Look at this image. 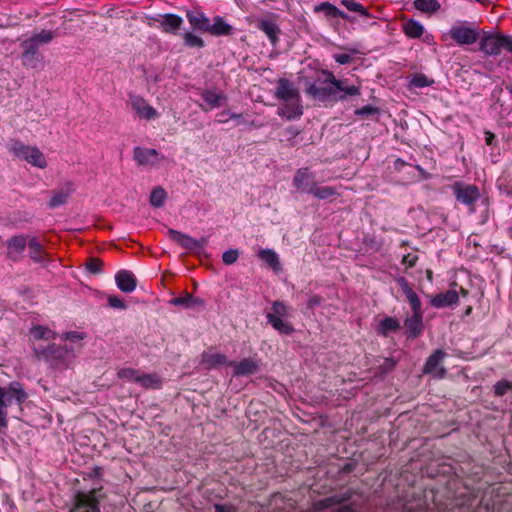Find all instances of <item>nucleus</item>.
Here are the masks:
<instances>
[{
  "mask_svg": "<svg viewBox=\"0 0 512 512\" xmlns=\"http://www.w3.org/2000/svg\"><path fill=\"white\" fill-rule=\"evenodd\" d=\"M33 352L36 358L45 362L53 370H66L72 366L76 358V351L67 343L34 344Z\"/></svg>",
  "mask_w": 512,
  "mask_h": 512,
  "instance_id": "obj_1",
  "label": "nucleus"
},
{
  "mask_svg": "<svg viewBox=\"0 0 512 512\" xmlns=\"http://www.w3.org/2000/svg\"><path fill=\"white\" fill-rule=\"evenodd\" d=\"M275 97L285 103L278 108V114L288 120L299 117L302 114L300 95L298 89L287 78H280L274 93Z\"/></svg>",
  "mask_w": 512,
  "mask_h": 512,
  "instance_id": "obj_2",
  "label": "nucleus"
},
{
  "mask_svg": "<svg viewBox=\"0 0 512 512\" xmlns=\"http://www.w3.org/2000/svg\"><path fill=\"white\" fill-rule=\"evenodd\" d=\"M27 399V393L18 382H12L8 388L0 386V433L6 434L8 429V408L15 400L21 405Z\"/></svg>",
  "mask_w": 512,
  "mask_h": 512,
  "instance_id": "obj_3",
  "label": "nucleus"
},
{
  "mask_svg": "<svg viewBox=\"0 0 512 512\" xmlns=\"http://www.w3.org/2000/svg\"><path fill=\"white\" fill-rule=\"evenodd\" d=\"M330 71L323 70L321 71V76H318L314 81H306L305 83V93L312 98L321 103H328L334 101V90L335 85L330 82V77L328 74Z\"/></svg>",
  "mask_w": 512,
  "mask_h": 512,
  "instance_id": "obj_4",
  "label": "nucleus"
},
{
  "mask_svg": "<svg viewBox=\"0 0 512 512\" xmlns=\"http://www.w3.org/2000/svg\"><path fill=\"white\" fill-rule=\"evenodd\" d=\"M291 308L283 301H274L272 311L266 314L267 322L280 334L291 335L294 327L285 318L290 316Z\"/></svg>",
  "mask_w": 512,
  "mask_h": 512,
  "instance_id": "obj_5",
  "label": "nucleus"
},
{
  "mask_svg": "<svg viewBox=\"0 0 512 512\" xmlns=\"http://www.w3.org/2000/svg\"><path fill=\"white\" fill-rule=\"evenodd\" d=\"M479 50L486 56H498L503 50L512 53V37L500 33L484 35Z\"/></svg>",
  "mask_w": 512,
  "mask_h": 512,
  "instance_id": "obj_6",
  "label": "nucleus"
},
{
  "mask_svg": "<svg viewBox=\"0 0 512 512\" xmlns=\"http://www.w3.org/2000/svg\"><path fill=\"white\" fill-rule=\"evenodd\" d=\"M9 151L14 156L25 160L35 167L44 169L47 166L43 153L35 146H28L19 141H14L10 144Z\"/></svg>",
  "mask_w": 512,
  "mask_h": 512,
  "instance_id": "obj_7",
  "label": "nucleus"
},
{
  "mask_svg": "<svg viewBox=\"0 0 512 512\" xmlns=\"http://www.w3.org/2000/svg\"><path fill=\"white\" fill-rule=\"evenodd\" d=\"M453 194L456 200L467 206L470 213L475 212V202L480 199L479 188L472 184L456 182L452 186Z\"/></svg>",
  "mask_w": 512,
  "mask_h": 512,
  "instance_id": "obj_8",
  "label": "nucleus"
},
{
  "mask_svg": "<svg viewBox=\"0 0 512 512\" xmlns=\"http://www.w3.org/2000/svg\"><path fill=\"white\" fill-rule=\"evenodd\" d=\"M457 284L454 283L452 287L446 292L438 293L434 296H430V304L434 308L442 309V308H453L458 305L460 295L463 297H467L468 291L462 287L460 290H456Z\"/></svg>",
  "mask_w": 512,
  "mask_h": 512,
  "instance_id": "obj_9",
  "label": "nucleus"
},
{
  "mask_svg": "<svg viewBox=\"0 0 512 512\" xmlns=\"http://www.w3.org/2000/svg\"><path fill=\"white\" fill-rule=\"evenodd\" d=\"M99 491L78 492L74 497V505L70 512H100Z\"/></svg>",
  "mask_w": 512,
  "mask_h": 512,
  "instance_id": "obj_10",
  "label": "nucleus"
},
{
  "mask_svg": "<svg viewBox=\"0 0 512 512\" xmlns=\"http://www.w3.org/2000/svg\"><path fill=\"white\" fill-rule=\"evenodd\" d=\"M448 35L460 46L472 45L476 43L479 38L477 28L468 26L466 22L453 25L450 28Z\"/></svg>",
  "mask_w": 512,
  "mask_h": 512,
  "instance_id": "obj_11",
  "label": "nucleus"
},
{
  "mask_svg": "<svg viewBox=\"0 0 512 512\" xmlns=\"http://www.w3.org/2000/svg\"><path fill=\"white\" fill-rule=\"evenodd\" d=\"M167 234L173 242L191 252H199L200 250H203L208 243V239L206 237L194 239L190 235L175 229H168Z\"/></svg>",
  "mask_w": 512,
  "mask_h": 512,
  "instance_id": "obj_12",
  "label": "nucleus"
},
{
  "mask_svg": "<svg viewBox=\"0 0 512 512\" xmlns=\"http://www.w3.org/2000/svg\"><path fill=\"white\" fill-rule=\"evenodd\" d=\"M20 47L22 48L21 62L25 68L41 69L43 67L44 56L39 48L25 40L21 42Z\"/></svg>",
  "mask_w": 512,
  "mask_h": 512,
  "instance_id": "obj_13",
  "label": "nucleus"
},
{
  "mask_svg": "<svg viewBox=\"0 0 512 512\" xmlns=\"http://www.w3.org/2000/svg\"><path fill=\"white\" fill-rule=\"evenodd\" d=\"M447 356L446 352L441 349L435 350L426 360L423 373L432 375L434 378L442 379L445 377L447 371L442 365L445 357Z\"/></svg>",
  "mask_w": 512,
  "mask_h": 512,
  "instance_id": "obj_14",
  "label": "nucleus"
},
{
  "mask_svg": "<svg viewBox=\"0 0 512 512\" xmlns=\"http://www.w3.org/2000/svg\"><path fill=\"white\" fill-rule=\"evenodd\" d=\"M133 155L138 165L147 167H155L164 159L157 150L150 148L135 147Z\"/></svg>",
  "mask_w": 512,
  "mask_h": 512,
  "instance_id": "obj_15",
  "label": "nucleus"
},
{
  "mask_svg": "<svg viewBox=\"0 0 512 512\" xmlns=\"http://www.w3.org/2000/svg\"><path fill=\"white\" fill-rule=\"evenodd\" d=\"M292 184L297 191L309 193V188L315 184V174L309 168H299L295 172Z\"/></svg>",
  "mask_w": 512,
  "mask_h": 512,
  "instance_id": "obj_16",
  "label": "nucleus"
},
{
  "mask_svg": "<svg viewBox=\"0 0 512 512\" xmlns=\"http://www.w3.org/2000/svg\"><path fill=\"white\" fill-rule=\"evenodd\" d=\"M57 334L50 328L42 325H34L29 330L32 348L34 344H44L43 341H51L56 339Z\"/></svg>",
  "mask_w": 512,
  "mask_h": 512,
  "instance_id": "obj_17",
  "label": "nucleus"
},
{
  "mask_svg": "<svg viewBox=\"0 0 512 512\" xmlns=\"http://www.w3.org/2000/svg\"><path fill=\"white\" fill-rule=\"evenodd\" d=\"M229 366L234 368V376H250L259 370V364L252 358H244L240 362L230 361Z\"/></svg>",
  "mask_w": 512,
  "mask_h": 512,
  "instance_id": "obj_18",
  "label": "nucleus"
},
{
  "mask_svg": "<svg viewBox=\"0 0 512 512\" xmlns=\"http://www.w3.org/2000/svg\"><path fill=\"white\" fill-rule=\"evenodd\" d=\"M117 287L124 293H131L137 286V279L129 270H120L115 275Z\"/></svg>",
  "mask_w": 512,
  "mask_h": 512,
  "instance_id": "obj_19",
  "label": "nucleus"
},
{
  "mask_svg": "<svg viewBox=\"0 0 512 512\" xmlns=\"http://www.w3.org/2000/svg\"><path fill=\"white\" fill-rule=\"evenodd\" d=\"M186 18L194 30L208 32L210 28L209 18L200 10H188Z\"/></svg>",
  "mask_w": 512,
  "mask_h": 512,
  "instance_id": "obj_20",
  "label": "nucleus"
},
{
  "mask_svg": "<svg viewBox=\"0 0 512 512\" xmlns=\"http://www.w3.org/2000/svg\"><path fill=\"white\" fill-rule=\"evenodd\" d=\"M257 27L265 33L272 46H276L281 33L278 25L271 19L262 18L258 21Z\"/></svg>",
  "mask_w": 512,
  "mask_h": 512,
  "instance_id": "obj_21",
  "label": "nucleus"
},
{
  "mask_svg": "<svg viewBox=\"0 0 512 512\" xmlns=\"http://www.w3.org/2000/svg\"><path fill=\"white\" fill-rule=\"evenodd\" d=\"M423 315L424 313H412V315L406 317L404 325L407 330L408 337L416 338L422 333L424 329Z\"/></svg>",
  "mask_w": 512,
  "mask_h": 512,
  "instance_id": "obj_22",
  "label": "nucleus"
},
{
  "mask_svg": "<svg viewBox=\"0 0 512 512\" xmlns=\"http://www.w3.org/2000/svg\"><path fill=\"white\" fill-rule=\"evenodd\" d=\"M328 76L330 77V82L335 85L334 101L338 99H344V96L338 95L339 92H344L346 95L349 96H356L360 94V89L358 86L346 85L347 80H338L335 78L333 73H329Z\"/></svg>",
  "mask_w": 512,
  "mask_h": 512,
  "instance_id": "obj_23",
  "label": "nucleus"
},
{
  "mask_svg": "<svg viewBox=\"0 0 512 512\" xmlns=\"http://www.w3.org/2000/svg\"><path fill=\"white\" fill-rule=\"evenodd\" d=\"M29 256L36 262L43 266H47L50 261L49 256L43 251L41 243L35 237H30L28 241Z\"/></svg>",
  "mask_w": 512,
  "mask_h": 512,
  "instance_id": "obj_24",
  "label": "nucleus"
},
{
  "mask_svg": "<svg viewBox=\"0 0 512 512\" xmlns=\"http://www.w3.org/2000/svg\"><path fill=\"white\" fill-rule=\"evenodd\" d=\"M29 238L24 235H17L11 237L7 241V247H8V257L16 260L17 256L20 255L24 250L25 247L28 246Z\"/></svg>",
  "mask_w": 512,
  "mask_h": 512,
  "instance_id": "obj_25",
  "label": "nucleus"
},
{
  "mask_svg": "<svg viewBox=\"0 0 512 512\" xmlns=\"http://www.w3.org/2000/svg\"><path fill=\"white\" fill-rule=\"evenodd\" d=\"M132 108L143 118L152 119L156 116V110L150 106L142 97H131Z\"/></svg>",
  "mask_w": 512,
  "mask_h": 512,
  "instance_id": "obj_26",
  "label": "nucleus"
},
{
  "mask_svg": "<svg viewBox=\"0 0 512 512\" xmlns=\"http://www.w3.org/2000/svg\"><path fill=\"white\" fill-rule=\"evenodd\" d=\"M202 363L207 369H214L222 365H229V361L224 354L205 351L202 354Z\"/></svg>",
  "mask_w": 512,
  "mask_h": 512,
  "instance_id": "obj_27",
  "label": "nucleus"
},
{
  "mask_svg": "<svg viewBox=\"0 0 512 512\" xmlns=\"http://www.w3.org/2000/svg\"><path fill=\"white\" fill-rule=\"evenodd\" d=\"M314 12H322L324 15L329 18H342L344 20H348L349 16L344 11L337 8L335 5L330 2H322L314 7Z\"/></svg>",
  "mask_w": 512,
  "mask_h": 512,
  "instance_id": "obj_28",
  "label": "nucleus"
},
{
  "mask_svg": "<svg viewBox=\"0 0 512 512\" xmlns=\"http://www.w3.org/2000/svg\"><path fill=\"white\" fill-rule=\"evenodd\" d=\"M170 303L174 306H183L184 308H204L205 306L204 300L194 297L189 293L172 298Z\"/></svg>",
  "mask_w": 512,
  "mask_h": 512,
  "instance_id": "obj_29",
  "label": "nucleus"
},
{
  "mask_svg": "<svg viewBox=\"0 0 512 512\" xmlns=\"http://www.w3.org/2000/svg\"><path fill=\"white\" fill-rule=\"evenodd\" d=\"M204 108L206 110H212L214 108L221 107L223 101L225 100L224 95L221 92H216L212 90H206L201 94Z\"/></svg>",
  "mask_w": 512,
  "mask_h": 512,
  "instance_id": "obj_30",
  "label": "nucleus"
},
{
  "mask_svg": "<svg viewBox=\"0 0 512 512\" xmlns=\"http://www.w3.org/2000/svg\"><path fill=\"white\" fill-rule=\"evenodd\" d=\"M73 191V184L68 183L65 188L53 192L52 197L48 203L49 208H57L61 205H64Z\"/></svg>",
  "mask_w": 512,
  "mask_h": 512,
  "instance_id": "obj_31",
  "label": "nucleus"
},
{
  "mask_svg": "<svg viewBox=\"0 0 512 512\" xmlns=\"http://www.w3.org/2000/svg\"><path fill=\"white\" fill-rule=\"evenodd\" d=\"M182 24V17L176 14L168 13L163 16L161 27L164 32L174 34L177 30L181 28Z\"/></svg>",
  "mask_w": 512,
  "mask_h": 512,
  "instance_id": "obj_32",
  "label": "nucleus"
},
{
  "mask_svg": "<svg viewBox=\"0 0 512 512\" xmlns=\"http://www.w3.org/2000/svg\"><path fill=\"white\" fill-rule=\"evenodd\" d=\"M258 257L265 262L270 268L278 272L281 270V264L278 254L272 249H260L257 253Z\"/></svg>",
  "mask_w": 512,
  "mask_h": 512,
  "instance_id": "obj_33",
  "label": "nucleus"
},
{
  "mask_svg": "<svg viewBox=\"0 0 512 512\" xmlns=\"http://www.w3.org/2000/svg\"><path fill=\"white\" fill-rule=\"evenodd\" d=\"M232 26L226 23L221 16H216L213 19V24L210 23L208 32L214 36H227L232 32Z\"/></svg>",
  "mask_w": 512,
  "mask_h": 512,
  "instance_id": "obj_34",
  "label": "nucleus"
},
{
  "mask_svg": "<svg viewBox=\"0 0 512 512\" xmlns=\"http://www.w3.org/2000/svg\"><path fill=\"white\" fill-rule=\"evenodd\" d=\"M137 384L145 389H158L161 387L162 380L157 374L140 372Z\"/></svg>",
  "mask_w": 512,
  "mask_h": 512,
  "instance_id": "obj_35",
  "label": "nucleus"
},
{
  "mask_svg": "<svg viewBox=\"0 0 512 512\" xmlns=\"http://www.w3.org/2000/svg\"><path fill=\"white\" fill-rule=\"evenodd\" d=\"M403 31L410 39H418L424 33V26L415 19H409L403 24Z\"/></svg>",
  "mask_w": 512,
  "mask_h": 512,
  "instance_id": "obj_36",
  "label": "nucleus"
},
{
  "mask_svg": "<svg viewBox=\"0 0 512 512\" xmlns=\"http://www.w3.org/2000/svg\"><path fill=\"white\" fill-rule=\"evenodd\" d=\"M309 194H312L315 198L320 200H326L338 195L336 189L332 186H319L315 184L309 188Z\"/></svg>",
  "mask_w": 512,
  "mask_h": 512,
  "instance_id": "obj_37",
  "label": "nucleus"
},
{
  "mask_svg": "<svg viewBox=\"0 0 512 512\" xmlns=\"http://www.w3.org/2000/svg\"><path fill=\"white\" fill-rule=\"evenodd\" d=\"M55 37L53 31L41 30L39 33L33 34L26 42L33 43L35 47L39 48L41 45L50 43Z\"/></svg>",
  "mask_w": 512,
  "mask_h": 512,
  "instance_id": "obj_38",
  "label": "nucleus"
},
{
  "mask_svg": "<svg viewBox=\"0 0 512 512\" xmlns=\"http://www.w3.org/2000/svg\"><path fill=\"white\" fill-rule=\"evenodd\" d=\"M414 7L423 13L433 14L441 9V4L438 0H415Z\"/></svg>",
  "mask_w": 512,
  "mask_h": 512,
  "instance_id": "obj_39",
  "label": "nucleus"
},
{
  "mask_svg": "<svg viewBox=\"0 0 512 512\" xmlns=\"http://www.w3.org/2000/svg\"><path fill=\"white\" fill-rule=\"evenodd\" d=\"M166 198V191L162 187L158 186L151 192L150 203L153 207L160 208L164 205Z\"/></svg>",
  "mask_w": 512,
  "mask_h": 512,
  "instance_id": "obj_40",
  "label": "nucleus"
},
{
  "mask_svg": "<svg viewBox=\"0 0 512 512\" xmlns=\"http://www.w3.org/2000/svg\"><path fill=\"white\" fill-rule=\"evenodd\" d=\"M349 499H350L349 493L336 494V495H333V496H330V497H327V498L321 500L319 504L323 508H330V507H333L334 505L341 504Z\"/></svg>",
  "mask_w": 512,
  "mask_h": 512,
  "instance_id": "obj_41",
  "label": "nucleus"
},
{
  "mask_svg": "<svg viewBox=\"0 0 512 512\" xmlns=\"http://www.w3.org/2000/svg\"><path fill=\"white\" fill-rule=\"evenodd\" d=\"M400 327L399 322L393 317L384 318L379 324V332L382 335H387L391 331H396Z\"/></svg>",
  "mask_w": 512,
  "mask_h": 512,
  "instance_id": "obj_42",
  "label": "nucleus"
},
{
  "mask_svg": "<svg viewBox=\"0 0 512 512\" xmlns=\"http://www.w3.org/2000/svg\"><path fill=\"white\" fill-rule=\"evenodd\" d=\"M341 5L349 11L356 12L363 17H370L368 10L361 3L356 2L355 0H342Z\"/></svg>",
  "mask_w": 512,
  "mask_h": 512,
  "instance_id": "obj_43",
  "label": "nucleus"
},
{
  "mask_svg": "<svg viewBox=\"0 0 512 512\" xmlns=\"http://www.w3.org/2000/svg\"><path fill=\"white\" fill-rule=\"evenodd\" d=\"M183 42L185 46L190 48L201 49L205 46L204 40L192 32H186L183 35Z\"/></svg>",
  "mask_w": 512,
  "mask_h": 512,
  "instance_id": "obj_44",
  "label": "nucleus"
},
{
  "mask_svg": "<svg viewBox=\"0 0 512 512\" xmlns=\"http://www.w3.org/2000/svg\"><path fill=\"white\" fill-rule=\"evenodd\" d=\"M405 297L410 305L412 313H424L422 310V303L414 290L405 294Z\"/></svg>",
  "mask_w": 512,
  "mask_h": 512,
  "instance_id": "obj_45",
  "label": "nucleus"
},
{
  "mask_svg": "<svg viewBox=\"0 0 512 512\" xmlns=\"http://www.w3.org/2000/svg\"><path fill=\"white\" fill-rule=\"evenodd\" d=\"M411 85L416 88H424L431 86L434 83L433 79H429L425 74L416 73L410 81Z\"/></svg>",
  "mask_w": 512,
  "mask_h": 512,
  "instance_id": "obj_46",
  "label": "nucleus"
},
{
  "mask_svg": "<svg viewBox=\"0 0 512 512\" xmlns=\"http://www.w3.org/2000/svg\"><path fill=\"white\" fill-rule=\"evenodd\" d=\"M140 371L133 368H122L117 372V376L120 379L126 380L128 382L137 383V379L139 377Z\"/></svg>",
  "mask_w": 512,
  "mask_h": 512,
  "instance_id": "obj_47",
  "label": "nucleus"
},
{
  "mask_svg": "<svg viewBox=\"0 0 512 512\" xmlns=\"http://www.w3.org/2000/svg\"><path fill=\"white\" fill-rule=\"evenodd\" d=\"M512 390V380H500L494 385V393L496 396L501 397Z\"/></svg>",
  "mask_w": 512,
  "mask_h": 512,
  "instance_id": "obj_48",
  "label": "nucleus"
},
{
  "mask_svg": "<svg viewBox=\"0 0 512 512\" xmlns=\"http://www.w3.org/2000/svg\"><path fill=\"white\" fill-rule=\"evenodd\" d=\"M239 257V252L237 249H229L225 251L222 255V261L226 265L234 264Z\"/></svg>",
  "mask_w": 512,
  "mask_h": 512,
  "instance_id": "obj_49",
  "label": "nucleus"
},
{
  "mask_svg": "<svg viewBox=\"0 0 512 512\" xmlns=\"http://www.w3.org/2000/svg\"><path fill=\"white\" fill-rule=\"evenodd\" d=\"M396 363L397 361L393 358L383 359L382 363L379 365L380 373L384 375L391 372L395 368Z\"/></svg>",
  "mask_w": 512,
  "mask_h": 512,
  "instance_id": "obj_50",
  "label": "nucleus"
},
{
  "mask_svg": "<svg viewBox=\"0 0 512 512\" xmlns=\"http://www.w3.org/2000/svg\"><path fill=\"white\" fill-rule=\"evenodd\" d=\"M378 112H379V109L372 105H366V106L356 110L357 115L366 117V118L375 116L376 114H378Z\"/></svg>",
  "mask_w": 512,
  "mask_h": 512,
  "instance_id": "obj_51",
  "label": "nucleus"
},
{
  "mask_svg": "<svg viewBox=\"0 0 512 512\" xmlns=\"http://www.w3.org/2000/svg\"><path fill=\"white\" fill-rule=\"evenodd\" d=\"M86 267L93 274L100 273L102 268V261L97 258H90L86 263Z\"/></svg>",
  "mask_w": 512,
  "mask_h": 512,
  "instance_id": "obj_52",
  "label": "nucleus"
},
{
  "mask_svg": "<svg viewBox=\"0 0 512 512\" xmlns=\"http://www.w3.org/2000/svg\"><path fill=\"white\" fill-rule=\"evenodd\" d=\"M108 304L111 308L124 310L127 308L125 302L118 296H109Z\"/></svg>",
  "mask_w": 512,
  "mask_h": 512,
  "instance_id": "obj_53",
  "label": "nucleus"
},
{
  "mask_svg": "<svg viewBox=\"0 0 512 512\" xmlns=\"http://www.w3.org/2000/svg\"><path fill=\"white\" fill-rule=\"evenodd\" d=\"M395 281H396L397 285L400 287V289L402 290L404 295L413 290L412 287L410 286L409 282L406 280V278H404L402 276H398V277H396Z\"/></svg>",
  "mask_w": 512,
  "mask_h": 512,
  "instance_id": "obj_54",
  "label": "nucleus"
},
{
  "mask_svg": "<svg viewBox=\"0 0 512 512\" xmlns=\"http://www.w3.org/2000/svg\"><path fill=\"white\" fill-rule=\"evenodd\" d=\"M323 298L320 295H312L307 302V307L309 309H314L315 307L321 305Z\"/></svg>",
  "mask_w": 512,
  "mask_h": 512,
  "instance_id": "obj_55",
  "label": "nucleus"
},
{
  "mask_svg": "<svg viewBox=\"0 0 512 512\" xmlns=\"http://www.w3.org/2000/svg\"><path fill=\"white\" fill-rule=\"evenodd\" d=\"M334 59L338 64L341 65L348 64L352 61V57L346 53L335 54Z\"/></svg>",
  "mask_w": 512,
  "mask_h": 512,
  "instance_id": "obj_56",
  "label": "nucleus"
},
{
  "mask_svg": "<svg viewBox=\"0 0 512 512\" xmlns=\"http://www.w3.org/2000/svg\"><path fill=\"white\" fill-rule=\"evenodd\" d=\"M215 512H236V508L231 504H215Z\"/></svg>",
  "mask_w": 512,
  "mask_h": 512,
  "instance_id": "obj_57",
  "label": "nucleus"
},
{
  "mask_svg": "<svg viewBox=\"0 0 512 512\" xmlns=\"http://www.w3.org/2000/svg\"><path fill=\"white\" fill-rule=\"evenodd\" d=\"M84 338L83 334L80 333V332H68L66 333L64 339L66 341H70V342H77V341H80Z\"/></svg>",
  "mask_w": 512,
  "mask_h": 512,
  "instance_id": "obj_58",
  "label": "nucleus"
},
{
  "mask_svg": "<svg viewBox=\"0 0 512 512\" xmlns=\"http://www.w3.org/2000/svg\"><path fill=\"white\" fill-rule=\"evenodd\" d=\"M497 186L501 194L512 197V187H508L502 180H498Z\"/></svg>",
  "mask_w": 512,
  "mask_h": 512,
  "instance_id": "obj_59",
  "label": "nucleus"
},
{
  "mask_svg": "<svg viewBox=\"0 0 512 512\" xmlns=\"http://www.w3.org/2000/svg\"><path fill=\"white\" fill-rule=\"evenodd\" d=\"M417 259L418 257L415 256V255H411V254H408V255H405L403 257V263L408 267V268H412L415 266L416 262H417Z\"/></svg>",
  "mask_w": 512,
  "mask_h": 512,
  "instance_id": "obj_60",
  "label": "nucleus"
},
{
  "mask_svg": "<svg viewBox=\"0 0 512 512\" xmlns=\"http://www.w3.org/2000/svg\"><path fill=\"white\" fill-rule=\"evenodd\" d=\"M483 137L487 145L492 146L495 144V135L490 130H483Z\"/></svg>",
  "mask_w": 512,
  "mask_h": 512,
  "instance_id": "obj_61",
  "label": "nucleus"
},
{
  "mask_svg": "<svg viewBox=\"0 0 512 512\" xmlns=\"http://www.w3.org/2000/svg\"><path fill=\"white\" fill-rule=\"evenodd\" d=\"M406 165H407V163L400 158H397L394 161V169L396 171H401Z\"/></svg>",
  "mask_w": 512,
  "mask_h": 512,
  "instance_id": "obj_62",
  "label": "nucleus"
},
{
  "mask_svg": "<svg viewBox=\"0 0 512 512\" xmlns=\"http://www.w3.org/2000/svg\"><path fill=\"white\" fill-rule=\"evenodd\" d=\"M415 168L419 171L423 179H429L430 175L420 165H415Z\"/></svg>",
  "mask_w": 512,
  "mask_h": 512,
  "instance_id": "obj_63",
  "label": "nucleus"
},
{
  "mask_svg": "<svg viewBox=\"0 0 512 512\" xmlns=\"http://www.w3.org/2000/svg\"><path fill=\"white\" fill-rule=\"evenodd\" d=\"M338 512H354V509L349 505H345V506L340 507L338 509Z\"/></svg>",
  "mask_w": 512,
  "mask_h": 512,
  "instance_id": "obj_64",
  "label": "nucleus"
}]
</instances>
